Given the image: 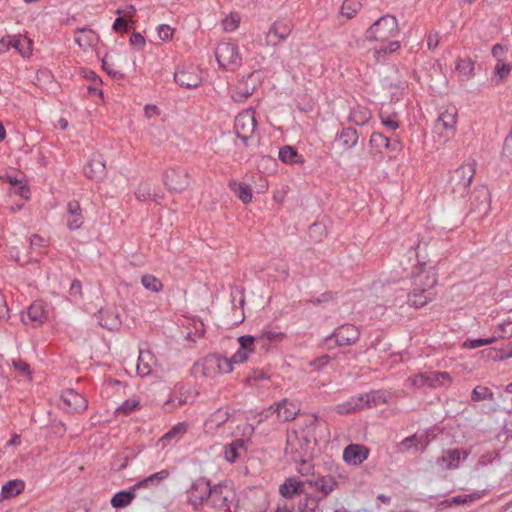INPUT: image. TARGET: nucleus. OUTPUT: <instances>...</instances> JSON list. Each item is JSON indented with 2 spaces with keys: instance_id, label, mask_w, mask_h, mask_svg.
Segmentation results:
<instances>
[{
  "instance_id": "nucleus-1",
  "label": "nucleus",
  "mask_w": 512,
  "mask_h": 512,
  "mask_svg": "<svg viewBox=\"0 0 512 512\" xmlns=\"http://www.w3.org/2000/svg\"><path fill=\"white\" fill-rule=\"evenodd\" d=\"M190 499L194 504L209 501L217 510L230 512L236 501V492L233 484L223 482L211 486L210 481L200 478L192 483L190 488Z\"/></svg>"
},
{
  "instance_id": "nucleus-2",
  "label": "nucleus",
  "mask_w": 512,
  "mask_h": 512,
  "mask_svg": "<svg viewBox=\"0 0 512 512\" xmlns=\"http://www.w3.org/2000/svg\"><path fill=\"white\" fill-rule=\"evenodd\" d=\"M399 34L398 20L387 14L377 19L365 33L368 41L386 42Z\"/></svg>"
},
{
  "instance_id": "nucleus-3",
  "label": "nucleus",
  "mask_w": 512,
  "mask_h": 512,
  "mask_svg": "<svg viewBox=\"0 0 512 512\" xmlns=\"http://www.w3.org/2000/svg\"><path fill=\"white\" fill-rule=\"evenodd\" d=\"M313 446L308 435L295 430L287 432L285 455L291 461L307 459L312 454Z\"/></svg>"
},
{
  "instance_id": "nucleus-4",
  "label": "nucleus",
  "mask_w": 512,
  "mask_h": 512,
  "mask_svg": "<svg viewBox=\"0 0 512 512\" xmlns=\"http://www.w3.org/2000/svg\"><path fill=\"white\" fill-rule=\"evenodd\" d=\"M457 122V107L453 104H447L440 108L439 115L434 123V130L439 136L445 137L447 140L455 134Z\"/></svg>"
},
{
  "instance_id": "nucleus-5",
  "label": "nucleus",
  "mask_w": 512,
  "mask_h": 512,
  "mask_svg": "<svg viewBox=\"0 0 512 512\" xmlns=\"http://www.w3.org/2000/svg\"><path fill=\"white\" fill-rule=\"evenodd\" d=\"M476 171V162H464L450 176L449 184L453 193L463 195L472 183Z\"/></svg>"
},
{
  "instance_id": "nucleus-6",
  "label": "nucleus",
  "mask_w": 512,
  "mask_h": 512,
  "mask_svg": "<svg viewBox=\"0 0 512 512\" xmlns=\"http://www.w3.org/2000/svg\"><path fill=\"white\" fill-rule=\"evenodd\" d=\"M236 364L233 357L227 358L218 353L209 354L202 360V375L214 377L219 374H227L233 370Z\"/></svg>"
},
{
  "instance_id": "nucleus-7",
  "label": "nucleus",
  "mask_w": 512,
  "mask_h": 512,
  "mask_svg": "<svg viewBox=\"0 0 512 512\" xmlns=\"http://www.w3.org/2000/svg\"><path fill=\"white\" fill-rule=\"evenodd\" d=\"M190 180L188 171L180 166L169 167L163 173V183L169 191H185L190 185Z\"/></svg>"
},
{
  "instance_id": "nucleus-8",
  "label": "nucleus",
  "mask_w": 512,
  "mask_h": 512,
  "mask_svg": "<svg viewBox=\"0 0 512 512\" xmlns=\"http://www.w3.org/2000/svg\"><path fill=\"white\" fill-rule=\"evenodd\" d=\"M257 127L255 111L246 109L240 112L234 122V130L238 138H240L245 146H248V140L251 139Z\"/></svg>"
},
{
  "instance_id": "nucleus-9",
  "label": "nucleus",
  "mask_w": 512,
  "mask_h": 512,
  "mask_svg": "<svg viewBox=\"0 0 512 512\" xmlns=\"http://www.w3.org/2000/svg\"><path fill=\"white\" fill-rule=\"evenodd\" d=\"M215 56L221 67L230 70L238 67L242 60L238 46L231 42L219 43L215 49Z\"/></svg>"
},
{
  "instance_id": "nucleus-10",
  "label": "nucleus",
  "mask_w": 512,
  "mask_h": 512,
  "mask_svg": "<svg viewBox=\"0 0 512 512\" xmlns=\"http://www.w3.org/2000/svg\"><path fill=\"white\" fill-rule=\"evenodd\" d=\"M438 282V275L434 268L416 267L412 272V287L434 290Z\"/></svg>"
},
{
  "instance_id": "nucleus-11",
  "label": "nucleus",
  "mask_w": 512,
  "mask_h": 512,
  "mask_svg": "<svg viewBox=\"0 0 512 512\" xmlns=\"http://www.w3.org/2000/svg\"><path fill=\"white\" fill-rule=\"evenodd\" d=\"M360 332L358 328L352 324H344L334 330V332L326 338V342L335 340L336 346L344 347L356 343L359 339Z\"/></svg>"
},
{
  "instance_id": "nucleus-12",
  "label": "nucleus",
  "mask_w": 512,
  "mask_h": 512,
  "mask_svg": "<svg viewBox=\"0 0 512 512\" xmlns=\"http://www.w3.org/2000/svg\"><path fill=\"white\" fill-rule=\"evenodd\" d=\"M470 202L471 212L479 214L480 217L486 216L491 208L490 191L484 186L476 188L470 197Z\"/></svg>"
},
{
  "instance_id": "nucleus-13",
  "label": "nucleus",
  "mask_w": 512,
  "mask_h": 512,
  "mask_svg": "<svg viewBox=\"0 0 512 512\" xmlns=\"http://www.w3.org/2000/svg\"><path fill=\"white\" fill-rule=\"evenodd\" d=\"M174 80L181 87L186 89H194L201 85L202 76L197 67L189 66L178 69L174 73Z\"/></svg>"
},
{
  "instance_id": "nucleus-14",
  "label": "nucleus",
  "mask_w": 512,
  "mask_h": 512,
  "mask_svg": "<svg viewBox=\"0 0 512 512\" xmlns=\"http://www.w3.org/2000/svg\"><path fill=\"white\" fill-rule=\"evenodd\" d=\"M293 29L290 21H275L266 33L265 42L269 46H277L281 41L288 38Z\"/></svg>"
},
{
  "instance_id": "nucleus-15",
  "label": "nucleus",
  "mask_w": 512,
  "mask_h": 512,
  "mask_svg": "<svg viewBox=\"0 0 512 512\" xmlns=\"http://www.w3.org/2000/svg\"><path fill=\"white\" fill-rule=\"evenodd\" d=\"M306 484L315 488V490L321 494L322 498L328 497L339 486L336 478L330 474L308 478Z\"/></svg>"
},
{
  "instance_id": "nucleus-16",
  "label": "nucleus",
  "mask_w": 512,
  "mask_h": 512,
  "mask_svg": "<svg viewBox=\"0 0 512 512\" xmlns=\"http://www.w3.org/2000/svg\"><path fill=\"white\" fill-rule=\"evenodd\" d=\"M47 318L48 311L45 304L42 301H36L28 307L26 314L22 316V321L26 325L37 327L43 324Z\"/></svg>"
},
{
  "instance_id": "nucleus-17",
  "label": "nucleus",
  "mask_w": 512,
  "mask_h": 512,
  "mask_svg": "<svg viewBox=\"0 0 512 512\" xmlns=\"http://www.w3.org/2000/svg\"><path fill=\"white\" fill-rule=\"evenodd\" d=\"M274 413L277 414V418L282 422H288L297 416L300 411V406L298 403L290 402L287 399H284L280 403H277L269 408Z\"/></svg>"
},
{
  "instance_id": "nucleus-18",
  "label": "nucleus",
  "mask_w": 512,
  "mask_h": 512,
  "mask_svg": "<svg viewBox=\"0 0 512 512\" xmlns=\"http://www.w3.org/2000/svg\"><path fill=\"white\" fill-rule=\"evenodd\" d=\"M369 455V449L360 444H349L343 451V460L351 465L362 464Z\"/></svg>"
},
{
  "instance_id": "nucleus-19",
  "label": "nucleus",
  "mask_w": 512,
  "mask_h": 512,
  "mask_svg": "<svg viewBox=\"0 0 512 512\" xmlns=\"http://www.w3.org/2000/svg\"><path fill=\"white\" fill-rule=\"evenodd\" d=\"M97 317L99 324L108 330L117 329L122 324L120 313L116 307H106L100 309Z\"/></svg>"
},
{
  "instance_id": "nucleus-20",
  "label": "nucleus",
  "mask_w": 512,
  "mask_h": 512,
  "mask_svg": "<svg viewBox=\"0 0 512 512\" xmlns=\"http://www.w3.org/2000/svg\"><path fill=\"white\" fill-rule=\"evenodd\" d=\"M305 483L306 481L300 480L297 476L288 477L279 486V494L285 499H292L304 493Z\"/></svg>"
},
{
  "instance_id": "nucleus-21",
  "label": "nucleus",
  "mask_w": 512,
  "mask_h": 512,
  "mask_svg": "<svg viewBox=\"0 0 512 512\" xmlns=\"http://www.w3.org/2000/svg\"><path fill=\"white\" fill-rule=\"evenodd\" d=\"M85 175L94 181H101L106 175L105 161L101 155H94L84 167Z\"/></svg>"
},
{
  "instance_id": "nucleus-22",
  "label": "nucleus",
  "mask_w": 512,
  "mask_h": 512,
  "mask_svg": "<svg viewBox=\"0 0 512 512\" xmlns=\"http://www.w3.org/2000/svg\"><path fill=\"white\" fill-rule=\"evenodd\" d=\"M61 399L65 405L74 412H82L86 410L88 402L84 396L74 389H66L61 393Z\"/></svg>"
},
{
  "instance_id": "nucleus-23",
  "label": "nucleus",
  "mask_w": 512,
  "mask_h": 512,
  "mask_svg": "<svg viewBox=\"0 0 512 512\" xmlns=\"http://www.w3.org/2000/svg\"><path fill=\"white\" fill-rule=\"evenodd\" d=\"M254 341H256V336L243 335L238 338L240 347L232 356L236 364H242L248 360L249 355L254 352Z\"/></svg>"
},
{
  "instance_id": "nucleus-24",
  "label": "nucleus",
  "mask_w": 512,
  "mask_h": 512,
  "mask_svg": "<svg viewBox=\"0 0 512 512\" xmlns=\"http://www.w3.org/2000/svg\"><path fill=\"white\" fill-rule=\"evenodd\" d=\"M436 292L434 290H425L413 287L408 294V303L415 308H421L434 300Z\"/></svg>"
},
{
  "instance_id": "nucleus-25",
  "label": "nucleus",
  "mask_w": 512,
  "mask_h": 512,
  "mask_svg": "<svg viewBox=\"0 0 512 512\" xmlns=\"http://www.w3.org/2000/svg\"><path fill=\"white\" fill-rule=\"evenodd\" d=\"M197 395H198V392L193 390L192 388L180 386L170 396L168 403H171L177 407L185 405V404H191L195 401Z\"/></svg>"
},
{
  "instance_id": "nucleus-26",
  "label": "nucleus",
  "mask_w": 512,
  "mask_h": 512,
  "mask_svg": "<svg viewBox=\"0 0 512 512\" xmlns=\"http://www.w3.org/2000/svg\"><path fill=\"white\" fill-rule=\"evenodd\" d=\"M67 227L70 230L79 229L83 225V216L80 203L76 200L67 204Z\"/></svg>"
},
{
  "instance_id": "nucleus-27",
  "label": "nucleus",
  "mask_w": 512,
  "mask_h": 512,
  "mask_svg": "<svg viewBox=\"0 0 512 512\" xmlns=\"http://www.w3.org/2000/svg\"><path fill=\"white\" fill-rule=\"evenodd\" d=\"M155 360L149 351H140L136 370L139 376L145 377L153 372Z\"/></svg>"
},
{
  "instance_id": "nucleus-28",
  "label": "nucleus",
  "mask_w": 512,
  "mask_h": 512,
  "mask_svg": "<svg viewBox=\"0 0 512 512\" xmlns=\"http://www.w3.org/2000/svg\"><path fill=\"white\" fill-rule=\"evenodd\" d=\"M286 338V334L281 331L263 330L256 336V341L262 348H269L273 344H278Z\"/></svg>"
},
{
  "instance_id": "nucleus-29",
  "label": "nucleus",
  "mask_w": 512,
  "mask_h": 512,
  "mask_svg": "<svg viewBox=\"0 0 512 512\" xmlns=\"http://www.w3.org/2000/svg\"><path fill=\"white\" fill-rule=\"evenodd\" d=\"M246 441L243 439H236L224 448V458L230 463L236 462L242 453L246 451Z\"/></svg>"
},
{
  "instance_id": "nucleus-30",
  "label": "nucleus",
  "mask_w": 512,
  "mask_h": 512,
  "mask_svg": "<svg viewBox=\"0 0 512 512\" xmlns=\"http://www.w3.org/2000/svg\"><path fill=\"white\" fill-rule=\"evenodd\" d=\"M358 139L359 136L357 130L351 127L343 128L336 136V140L345 150H349L356 146Z\"/></svg>"
},
{
  "instance_id": "nucleus-31",
  "label": "nucleus",
  "mask_w": 512,
  "mask_h": 512,
  "mask_svg": "<svg viewBox=\"0 0 512 512\" xmlns=\"http://www.w3.org/2000/svg\"><path fill=\"white\" fill-rule=\"evenodd\" d=\"M251 78V75L248 77L247 80H242L238 82V84L235 86V88L231 92V98L235 102H243L245 101L249 96H251L255 90L254 85H249L248 80Z\"/></svg>"
},
{
  "instance_id": "nucleus-32",
  "label": "nucleus",
  "mask_w": 512,
  "mask_h": 512,
  "mask_svg": "<svg viewBox=\"0 0 512 512\" xmlns=\"http://www.w3.org/2000/svg\"><path fill=\"white\" fill-rule=\"evenodd\" d=\"M98 41L97 34L87 28H79L76 30L75 34V42L82 49H86L92 45H94Z\"/></svg>"
},
{
  "instance_id": "nucleus-33",
  "label": "nucleus",
  "mask_w": 512,
  "mask_h": 512,
  "mask_svg": "<svg viewBox=\"0 0 512 512\" xmlns=\"http://www.w3.org/2000/svg\"><path fill=\"white\" fill-rule=\"evenodd\" d=\"M427 386L437 388L442 386H449L452 383V377L448 372L432 371L426 372Z\"/></svg>"
},
{
  "instance_id": "nucleus-34",
  "label": "nucleus",
  "mask_w": 512,
  "mask_h": 512,
  "mask_svg": "<svg viewBox=\"0 0 512 512\" xmlns=\"http://www.w3.org/2000/svg\"><path fill=\"white\" fill-rule=\"evenodd\" d=\"M186 432L187 424L184 422L178 423L159 439V443L164 448L172 441H178Z\"/></svg>"
},
{
  "instance_id": "nucleus-35",
  "label": "nucleus",
  "mask_w": 512,
  "mask_h": 512,
  "mask_svg": "<svg viewBox=\"0 0 512 512\" xmlns=\"http://www.w3.org/2000/svg\"><path fill=\"white\" fill-rule=\"evenodd\" d=\"M279 159L286 164H303L304 158L301 154L297 152V150L290 146L285 145L280 148L278 153Z\"/></svg>"
},
{
  "instance_id": "nucleus-36",
  "label": "nucleus",
  "mask_w": 512,
  "mask_h": 512,
  "mask_svg": "<svg viewBox=\"0 0 512 512\" xmlns=\"http://www.w3.org/2000/svg\"><path fill=\"white\" fill-rule=\"evenodd\" d=\"M11 47L16 49L23 57H27L32 53V41L27 37L10 36L7 40Z\"/></svg>"
},
{
  "instance_id": "nucleus-37",
  "label": "nucleus",
  "mask_w": 512,
  "mask_h": 512,
  "mask_svg": "<svg viewBox=\"0 0 512 512\" xmlns=\"http://www.w3.org/2000/svg\"><path fill=\"white\" fill-rule=\"evenodd\" d=\"M25 483L20 479L10 480L6 482L1 489V496L9 499L21 494L24 491Z\"/></svg>"
},
{
  "instance_id": "nucleus-38",
  "label": "nucleus",
  "mask_w": 512,
  "mask_h": 512,
  "mask_svg": "<svg viewBox=\"0 0 512 512\" xmlns=\"http://www.w3.org/2000/svg\"><path fill=\"white\" fill-rule=\"evenodd\" d=\"M348 119L355 125L362 126L371 119V112L366 107L357 106L351 109Z\"/></svg>"
},
{
  "instance_id": "nucleus-39",
  "label": "nucleus",
  "mask_w": 512,
  "mask_h": 512,
  "mask_svg": "<svg viewBox=\"0 0 512 512\" xmlns=\"http://www.w3.org/2000/svg\"><path fill=\"white\" fill-rule=\"evenodd\" d=\"M169 476H170L169 470L163 469L159 472H156V473L151 474L150 476L146 477L145 479L140 481L136 486L137 487H145V488L156 487L161 482L166 480Z\"/></svg>"
},
{
  "instance_id": "nucleus-40",
  "label": "nucleus",
  "mask_w": 512,
  "mask_h": 512,
  "mask_svg": "<svg viewBox=\"0 0 512 512\" xmlns=\"http://www.w3.org/2000/svg\"><path fill=\"white\" fill-rule=\"evenodd\" d=\"M319 504L320 498L311 493H306L298 502V512H316Z\"/></svg>"
},
{
  "instance_id": "nucleus-41",
  "label": "nucleus",
  "mask_w": 512,
  "mask_h": 512,
  "mask_svg": "<svg viewBox=\"0 0 512 512\" xmlns=\"http://www.w3.org/2000/svg\"><path fill=\"white\" fill-rule=\"evenodd\" d=\"M230 418V413L228 410L219 408L213 414L210 415L209 419L206 422V425L212 429H217L224 425Z\"/></svg>"
},
{
  "instance_id": "nucleus-42",
  "label": "nucleus",
  "mask_w": 512,
  "mask_h": 512,
  "mask_svg": "<svg viewBox=\"0 0 512 512\" xmlns=\"http://www.w3.org/2000/svg\"><path fill=\"white\" fill-rule=\"evenodd\" d=\"M362 3L359 0H344L340 13L347 19H352L361 10Z\"/></svg>"
},
{
  "instance_id": "nucleus-43",
  "label": "nucleus",
  "mask_w": 512,
  "mask_h": 512,
  "mask_svg": "<svg viewBox=\"0 0 512 512\" xmlns=\"http://www.w3.org/2000/svg\"><path fill=\"white\" fill-rule=\"evenodd\" d=\"M136 497L131 491H119L111 499V505L114 508H122L128 506Z\"/></svg>"
},
{
  "instance_id": "nucleus-44",
  "label": "nucleus",
  "mask_w": 512,
  "mask_h": 512,
  "mask_svg": "<svg viewBox=\"0 0 512 512\" xmlns=\"http://www.w3.org/2000/svg\"><path fill=\"white\" fill-rule=\"evenodd\" d=\"M230 188L237 193L238 198L244 203L248 204L252 201V189L248 185L237 184L233 181L229 184Z\"/></svg>"
},
{
  "instance_id": "nucleus-45",
  "label": "nucleus",
  "mask_w": 512,
  "mask_h": 512,
  "mask_svg": "<svg viewBox=\"0 0 512 512\" xmlns=\"http://www.w3.org/2000/svg\"><path fill=\"white\" fill-rule=\"evenodd\" d=\"M186 338L191 341H195L197 338H201L205 334V325L200 320H192L187 326Z\"/></svg>"
},
{
  "instance_id": "nucleus-46",
  "label": "nucleus",
  "mask_w": 512,
  "mask_h": 512,
  "mask_svg": "<svg viewBox=\"0 0 512 512\" xmlns=\"http://www.w3.org/2000/svg\"><path fill=\"white\" fill-rule=\"evenodd\" d=\"M461 451L459 449H449L442 455V461L446 463L447 469H456L459 467Z\"/></svg>"
},
{
  "instance_id": "nucleus-47",
  "label": "nucleus",
  "mask_w": 512,
  "mask_h": 512,
  "mask_svg": "<svg viewBox=\"0 0 512 512\" xmlns=\"http://www.w3.org/2000/svg\"><path fill=\"white\" fill-rule=\"evenodd\" d=\"M387 42V44H385V42H382V45L374 49V56L377 60H379L381 57L384 58L387 55L394 53L400 48L399 41L388 40Z\"/></svg>"
},
{
  "instance_id": "nucleus-48",
  "label": "nucleus",
  "mask_w": 512,
  "mask_h": 512,
  "mask_svg": "<svg viewBox=\"0 0 512 512\" xmlns=\"http://www.w3.org/2000/svg\"><path fill=\"white\" fill-rule=\"evenodd\" d=\"M387 42V44H385V42H382V45L374 49V56L377 60H379L381 57L384 58L387 55L394 53L400 48L399 41L388 40Z\"/></svg>"
},
{
  "instance_id": "nucleus-49",
  "label": "nucleus",
  "mask_w": 512,
  "mask_h": 512,
  "mask_svg": "<svg viewBox=\"0 0 512 512\" xmlns=\"http://www.w3.org/2000/svg\"><path fill=\"white\" fill-rule=\"evenodd\" d=\"M480 497H481L480 493L457 495L455 497H452L449 500H445V501L441 502V505H445L446 507H451L453 505H462V504H466V503L478 500V499H480Z\"/></svg>"
},
{
  "instance_id": "nucleus-50",
  "label": "nucleus",
  "mask_w": 512,
  "mask_h": 512,
  "mask_svg": "<svg viewBox=\"0 0 512 512\" xmlns=\"http://www.w3.org/2000/svg\"><path fill=\"white\" fill-rule=\"evenodd\" d=\"M456 70L466 79L474 75V62L471 58H460L456 62Z\"/></svg>"
},
{
  "instance_id": "nucleus-51",
  "label": "nucleus",
  "mask_w": 512,
  "mask_h": 512,
  "mask_svg": "<svg viewBox=\"0 0 512 512\" xmlns=\"http://www.w3.org/2000/svg\"><path fill=\"white\" fill-rule=\"evenodd\" d=\"M143 287L151 292L158 293L163 289V283L160 279L152 274H145L141 278Z\"/></svg>"
},
{
  "instance_id": "nucleus-52",
  "label": "nucleus",
  "mask_w": 512,
  "mask_h": 512,
  "mask_svg": "<svg viewBox=\"0 0 512 512\" xmlns=\"http://www.w3.org/2000/svg\"><path fill=\"white\" fill-rule=\"evenodd\" d=\"M295 464H298L297 472L304 477H314V464L312 462V457L309 455L307 459L295 460L293 461Z\"/></svg>"
},
{
  "instance_id": "nucleus-53",
  "label": "nucleus",
  "mask_w": 512,
  "mask_h": 512,
  "mask_svg": "<svg viewBox=\"0 0 512 512\" xmlns=\"http://www.w3.org/2000/svg\"><path fill=\"white\" fill-rule=\"evenodd\" d=\"M471 399L475 402L494 399V394L491 389L486 386H476L471 393Z\"/></svg>"
},
{
  "instance_id": "nucleus-54",
  "label": "nucleus",
  "mask_w": 512,
  "mask_h": 512,
  "mask_svg": "<svg viewBox=\"0 0 512 512\" xmlns=\"http://www.w3.org/2000/svg\"><path fill=\"white\" fill-rule=\"evenodd\" d=\"M512 71V64L504 62L502 59H498L494 68V74L499 78L500 81L506 79Z\"/></svg>"
},
{
  "instance_id": "nucleus-55",
  "label": "nucleus",
  "mask_w": 512,
  "mask_h": 512,
  "mask_svg": "<svg viewBox=\"0 0 512 512\" xmlns=\"http://www.w3.org/2000/svg\"><path fill=\"white\" fill-rule=\"evenodd\" d=\"M497 337L492 336L490 338H478V339H467L463 343V347L467 349H475L481 346L489 345L494 343Z\"/></svg>"
},
{
  "instance_id": "nucleus-56",
  "label": "nucleus",
  "mask_w": 512,
  "mask_h": 512,
  "mask_svg": "<svg viewBox=\"0 0 512 512\" xmlns=\"http://www.w3.org/2000/svg\"><path fill=\"white\" fill-rule=\"evenodd\" d=\"M369 143L372 147L377 149L390 147V140L379 132L372 133Z\"/></svg>"
},
{
  "instance_id": "nucleus-57",
  "label": "nucleus",
  "mask_w": 512,
  "mask_h": 512,
  "mask_svg": "<svg viewBox=\"0 0 512 512\" xmlns=\"http://www.w3.org/2000/svg\"><path fill=\"white\" fill-rule=\"evenodd\" d=\"M12 365L14 369L22 376H25L28 380L32 379V372L30 369V365L23 361L22 359H13Z\"/></svg>"
},
{
  "instance_id": "nucleus-58",
  "label": "nucleus",
  "mask_w": 512,
  "mask_h": 512,
  "mask_svg": "<svg viewBox=\"0 0 512 512\" xmlns=\"http://www.w3.org/2000/svg\"><path fill=\"white\" fill-rule=\"evenodd\" d=\"M386 399L380 391H371L366 394V406L368 408L378 406L380 404H385Z\"/></svg>"
},
{
  "instance_id": "nucleus-59",
  "label": "nucleus",
  "mask_w": 512,
  "mask_h": 512,
  "mask_svg": "<svg viewBox=\"0 0 512 512\" xmlns=\"http://www.w3.org/2000/svg\"><path fill=\"white\" fill-rule=\"evenodd\" d=\"M139 406V401L136 398L125 400L119 407L116 408L117 414L128 415Z\"/></svg>"
},
{
  "instance_id": "nucleus-60",
  "label": "nucleus",
  "mask_w": 512,
  "mask_h": 512,
  "mask_svg": "<svg viewBox=\"0 0 512 512\" xmlns=\"http://www.w3.org/2000/svg\"><path fill=\"white\" fill-rule=\"evenodd\" d=\"M240 23V16L237 13H231L222 22L225 31L232 32L236 30Z\"/></svg>"
},
{
  "instance_id": "nucleus-61",
  "label": "nucleus",
  "mask_w": 512,
  "mask_h": 512,
  "mask_svg": "<svg viewBox=\"0 0 512 512\" xmlns=\"http://www.w3.org/2000/svg\"><path fill=\"white\" fill-rule=\"evenodd\" d=\"M135 196L139 201H146L152 196L151 187L148 184L139 185L135 191Z\"/></svg>"
},
{
  "instance_id": "nucleus-62",
  "label": "nucleus",
  "mask_w": 512,
  "mask_h": 512,
  "mask_svg": "<svg viewBox=\"0 0 512 512\" xmlns=\"http://www.w3.org/2000/svg\"><path fill=\"white\" fill-rule=\"evenodd\" d=\"M427 373H419L416 375H413L408 378V381L411 383L412 386L417 388H422L424 386H427L426 381Z\"/></svg>"
},
{
  "instance_id": "nucleus-63",
  "label": "nucleus",
  "mask_w": 512,
  "mask_h": 512,
  "mask_svg": "<svg viewBox=\"0 0 512 512\" xmlns=\"http://www.w3.org/2000/svg\"><path fill=\"white\" fill-rule=\"evenodd\" d=\"M498 330L500 331L498 338L512 337V321H507L499 324Z\"/></svg>"
},
{
  "instance_id": "nucleus-64",
  "label": "nucleus",
  "mask_w": 512,
  "mask_h": 512,
  "mask_svg": "<svg viewBox=\"0 0 512 512\" xmlns=\"http://www.w3.org/2000/svg\"><path fill=\"white\" fill-rule=\"evenodd\" d=\"M502 154L508 159H512V130L504 140Z\"/></svg>"
}]
</instances>
